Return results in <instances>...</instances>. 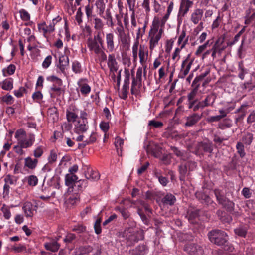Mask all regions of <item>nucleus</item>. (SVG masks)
I'll return each mask as SVG.
<instances>
[{
    "mask_svg": "<svg viewBox=\"0 0 255 255\" xmlns=\"http://www.w3.org/2000/svg\"><path fill=\"white\" fill-rule=\"evenodd\" d=\"M192 86V87H194V89L188 95V98L189 101H192V100H194L195 96L197 94L198 88L199 86V83H197L196 84L193 85V82Z\"/></svg>",
    "mask_w": 255,
    "mask_h": 255,
    "instance_id": "nucleus-32",
    "label": "nucleus"
},
{
    "mask_svg": "<svg viewBox=\"0 0 255 255\" xmlns=\"http://www.w3.org/2000/svg\"><path fill=\"white\" fill-rule=\"evenodd\" d=\"M4 181L5 183L8 185L14 184L16 182V180L10 175H7L5 176Z\"/></svg>",
    "mask_w": 255,
    "mask_h": 255,
    "instance_id": "nucleus-50",
    "label": "nucleus"
},
{
    "mask_svg": "<svg viewBox=\"0 0 255 255\" xmlns=\"http://www.w3.org/2000/svg\"><path fill=\"white\" fill-rule=\"evenodd\" d=\"M79 200V197L77 195H72L67 199V202L71 205H74Z\"/></svg>",
    "mask_w": 255,
    "mask_h": 255,
    "instance_id": "nucleus-49",
    "label": "nucleus"
},
{
    "mask_svg": "<svg viewBox=\"0 0 255 255\" xmlns=\"http://www.w3.org/2000/svg\"><path fill=\"white\" fill-rule=\"evenodd\" d=\"M79 110L75 106H71L66 111V118L69 122H76L78 118Z\"/></svg>",
    "mask_w": 255,
    "mask_h": 255,
    "instance_id": "nucleus-8",
    "label": "nucleus"
},
{
    "mask_svg": "<svg viewBox=\"0 0 255 255\" xmlns=\"http://www.w3.org/2000/svg\"><path fill=\"white\" fill-rule=\"evenodd\" d=\"M85 177L87 179L91 181H97L100 178L99 173L92 170L90 171V173L86 174Z\"/></svg>",
    "mask_w": 255,
    "mask_h": 255,
    "instance_id": "nucleus-35",
    "label": "nucleus"
},
{
    "mask_svg": "<svg viewBox=\"0 0 255 255\" xmlns=\"http://www.w3.org/2000/svg\"><path fill=\"white\" fill-rule=\"evenodd\" d=\"M123 236L132 244L142 239L141 232L138 231L135 228H128L123 233Z\"/></svg>",
    "mask_w": 255,
    "mask_h": 255,
    "instance_id": "nucleus-5",
    "label": "nucleus"
},
{
    "mask_svg": "<svg viewBox=\"0 0 255 255\" xmlns=\"http://www.w3.org/2000/svg\"><path fill=\"white\" fill-rule=\"evenodd\" d=\"M245 27H244L234 37V40L232 42H227V46H231L233 45H234L236 42H237L241 35L243 33V32L245 31Z\"/></svg>",
    "mask_w": 255,
    "mask_h": 255,
    "instance_id": "nucleus-38",
    "label": "nucleus"
},
{
    "mask_svg": "<svg viewBox=\"0 0 255 255\" xmlns=\"http://www.w3.org/2000/svg\"><path fill=\"white\" fill-rule=\"evenodd\" d=\"M148 125L150 126H153L155 128H158L162 127L163 125V124L161 122L156 121L155 120H153L149 121Z\"/></svg>",
    "mask_w": 255,
    "mask_h": 255,
    "instance_id": "nucleus-51",
    "label": "nucleus"
},
{
    "mask_svg": "<svg viewBox=\"0 0 255 255\" xmlns=\"http://www.w3.org/2000/svg\"><path fill=\"white\" fill-rule=\"evenodd\" d=\"M225 38V34L222 35L220 37H219L218 40L216 41V43H215L214 45L212 47V49H214V47H216L217 48H218V47L223 43L224 42Z\"/></svg>",
    "mask_w": 255,
    "mask_h": 255,
    "instance_id": "nucleus-52",
    "label": "nucleus"
},
{
    "mask_svg": "<svg viewBox=\"0 0 255 255\" xmlns=\"http://www.w3.org/2000/svg\"><path fill=\"white\" fill-rule=\"evenodd\" d=\"M10 208V206H7L5 204H3L0 210L3 213L4 219L6 220H9L11 217Z\"/></svg>",
    "mask_w": 255,
    "mask_h": 255,
    "instance_id": "nucleus-26",
    "label": "nucleus"
},
{
    "mask_svg": "<svg viewBox=\"0 0 255 255\" xmlns=\"http://www.w3.org/2000/svg\"><path fill=\"white\" fill-rule=\"evenodd\" d=\"M99 126L101 129L104 132H107L109 129V124L108 122H102Z\"/></svg>",
    "mask_w": 255,
    "mask_h": 255,
    "instance_id": "nucleus-53",
    "label": "nucleus"
},
{
    "mask_svg": "<svg viewBox=\"0 0 255 255\" xmlns=\"http://www.w3.org/2000/svg\"><path fill=\"white\" fill-rule=\"evenodd\" d=\"M193 4V1H188L187 3H184L182 6L181 4L180 5L179 12L177 15L178 21L179 22H180L181 21L180 19V17H184L188 12L189 8L192 7Z\"/></svg>",
    "mask_w": 255,
    "mask_h": 255,
    "instance_id": "nucleus-11",
    "label": "nucleus"
},
{
    "mask_svg": "<svg viewBox=\"0 0 255 255\" xmlns=\"http://www.w3.org/2000/svg\"><path fill=\"white\" fill-rule=\"evenodd\" d=\"M176 201L175 197L171 194H166L162 199V201L164 205H173Z\"/></svg>",
    "mask_w": 255,
    "mask_h": 255,
    "instance_id": "nucleus-22",
    "label": "nucleus"
},
{
    "mask_svg": "<svg viewBox=\"0 0 255 255\" xmlns=\"http://www.w3.org/2000/svg\"><path fill=\"white\" fill-rule=\"evenodd\" d=\"M106 18L110 23L111 26H113L114 25V23L113 22L112 17L109 9H107L106 11Z\"/></svg>",
    "mask_w": 255,
    "mask_h": 255,
    "instance_id": "nucleus-59",
    "label": "nucleus"
},
{
    "mask_svg": "<svg viewBox=\"0 0 255 255\" xmlns=\"http://www.w3.org/2000/svg\"><path fill=\"white\" fill-rule=\"evenodd\" d=\"M78 85L82 94L87 95L91 91V87L88 84V80L86 78L80 79L78 81Z\"/></svg>",
    "mask_w": 255,
    "mask_h": 255,
    "instance_id": "nucleus-10",
    "label": "nucleus"
},
{
    "mask_svg": "<svg viewBox=\"0 0 255 255\" xmlns=\"http://www.w3.org/2000/svg\"><path fill=\"white\" fill-rule=\"evenodd\" d=\"M96 140V134L95 132H92L88 139L83 141V142L80 144V146L83 147L86 146L88 144L94 143Z\"/></svg>",
    "mask_w": 255,
    "mask_h": 255,
    "instance_id": "nucleus-28",
    "label": "nucleus"
},
{
    "mask_svg": "<svg viewBox=\"0 0 255 255\" xmlns=\"http://www.w3.org/2000/svg\"><path fill=\"white\" fill-rule=\"evenodd\" d=\"M15 138L17 140V143L25 148L31 147L35 140V136L33 133L27 134L26 132L22 129H19L16 131Z\"/></svg>",
    "mask_w": 255,
    "mask_h": 255,
    "instance_id": "nucleus-2",
    "label": "nucleus"
},
{
    "mask_svg": "<svg viewBox=\"0 0 255 255\" xmlns=\"http://www.w3.org/2000/svg\"><path fill=\"white\" fill-rule=\"evenodd\" d=\"M20 17L23 21H28L30 18V14L24 9H21L19 11Z\"/></svg>",
    "mask_w": 255,
    "mask_h": 255,
    "instance_id": "nucleus-41",
    "label": "nucleus"
},
{
    "mask_svg": "<svg viewBox=\"0 0 255 255\" xmlns=\"http://www.w3.org/2000/svg\"><path fill=\"white\" fill-rule=\"evenodd\" d=\"M187 167L186 165L182 164L179 167V170L180 174V179L181 180H184V176L187 171Z\"/></svg>",
    "mask_w": 255,
    "mask_h": 255,
    "instance_id": "nucleus-40",
    "label": "nucleus"
},
{
    "mask_svg": "<svg viewBox=\"0 0 255 255\" xmlns=\"http://www.w3.org/2000/svg\"><path fill=\"white\" fill-rule=\"evenodd\" d=\"M139 45V42L137 40L134 44L132 47V53L133 55L134 58H137V51H138V46Z\"/></svg>",
    "mask_w": 255,
    "mask_h": 255,
    "instance_id": "nucleus-60",
    "label": "nucleus"
},
{
    "mask_svg": "<svg viewBox=\"0 0 255 255\" xmlns=\"http://www.w3.org/2000/svg\"><path fill=\"white\" fill-rule=\"evenodd\" d=\"M236 148L240 156L242 157L244 156L245 153L244 151V147L243 143L241 142H238L236 145Z\"/></svg>",
    "mask_w": 255,
    "mask_h": 255,
    "instance_id": "nucleus-42",
    "label": "nucleus"
},
{
    "mask_svg": "<svg viewBox=\"0 0 255 255\" xmlns=\"http://www.w3.org/2000/svg\"><path fill=\"white\" fill-rule=\"evenodd\" d=\"M104 48H102V47H100V50L98 52H96V51H94L95 54H100V62H103L107 59V55L105 53V52L102 50Z\"/></svg>",
    "mask_w": 255,
    "mask_h": 255,
    "instance_id": "nucleus-46",
    "label": "nucleus"
},
{
    "mask_svg": "<svg viewBox=\"0 0 255 255\" xmlns=\"http://www.w3.org/2000/svg\"><path fill=\"white\" fill-rule=\"evenodd\" d=\"M210 241L218 246H223L224 250L230 252L234 249L233 247L228 242V235L224 231L216 229L208 233Z\"/></svg>",
    "mask_w": 255,
    "mask_h": 255,
    "instance_id": "nucleus-1",
    "label": "nucleus"
},
{
    "mask_svg": "<svg viewBox=\"0 0 255 255\" xmlns=\"http://www.w3.org/2000/svg\"><path fill=\"white\" fill-rule=\"evenodd\" d=\"M102 34L104 35L102 30H97L93 38H89L88 39V47L90 51L98 52L100 50V47L104 48V41L102 37Z\"/></svg>",
    "mask_w": 255,
    "mask_h": 255,
    "instance_id": "nucleus-4",
    "label": "nucleus"
},
{
    "mask_svg": "<svg viewBox=\"0 0 255 255\" xmlns=\"http://www.w3.org/2000/svg\"><path fill=\"white\" fill-rule=\"evenodd\" d=\"M201 117L198 114L194 113L186 117V122L185 124L186 127H191L197 123Z\"/></svg>",
    "mask_w": 255,
    "mask_h": 255,
    "instance_id": "nucleus-13",
    "label": "nucleus"
},
{
    "mask_svg": "<svg viewBox=\"0 0 255 255\" xmlns=\"http://www.w3.org/2000/svg\"><path fill=\"white\" fill-rule=\"evenodd\" d=\"M34 100L39 101L43 98V95L40 91H36L32 94V96Z\"/></svg>",
    "mask_w": 255,
    "mask_h": 255,
    "instance_id": "nucleus-54",
    "label": "nucleus"
},
{
    "mask_svg": "<svg viewBox=\"0 0 255 255\" xmlns=\"http://www.w3.org/2000/svg\"><path fill=\"white\" fill-rule=\"evenodd\" d=\"M78 180V177L74 174H67L65 176V184L67 186H71Z\"/></svg>",
    "mask_w": 255,
    "mask_h": 255,
    "instance_id": "nucleus-23",
    "label": "nucleus"
},
{
    "mask_svg": "<svg viewBox=\"0 0 255 255\" xmlns=\"http://www.w3.org/2000/svg\"><path fill=\"white\" fill-rule=\"evenodd\" d=\"M2 101L7 104L10 105L13 103L14 99L11 95L8 94L2 97Z\"/></svg>",
    "mask_w": 255,
    "mask_h": 255,
    "instance_id": "nucleus-44",
    "label": "nucleus"
},
{
    "mask_svg": "<svg viewBox=\"0 0 255 255\" xmlns=\"http://www.w3.org/2000/svg\"><path fill=\"white\" fill-rule=\"evenodd\" d=\"M92 8H93V7L90 6L89 4H88L85 7L86 14L88 18H89L90 17H92Z\"/></svg>",
    "mask_w": 255,
    "mask_h": 255,
    "instance_id": "nucleus-61",
    "label": "nucleus"
},
{
    "mask_svg": "<svg viewBox=\"0 0 255 255\" xmlns=\"http://www.w3.org/2000/svg\"><path fill=\"white\" fill-rule=\"evenodd\" d=\"M75 238V235L72 233L68 234L64 239V241L66 243H70Z\"/></svg>",
    "mask_w": 255,
    "mask_h": 255,
    "instance_id": "nucleus-63",
    "label": "nucleus"
},
{
    "mask_svg": "<svg viewBox=\"0 0 255 255\" xmlns=\"http://www.w3.org/2000/svg\"><path fill=\"white\" fill-rule=\"evenodd\" d=\"M44 147L41 145H37L33 151L34 157L36 159L40 158L44 153Z\"/></svg>",
    "mask_w": 255,
    "mask_h": 255,
    "instance_id": "nucleus-24",
    "label": "nucleus"
},
{
    "mask_svg": "<svg viewBox=\"0 0 255 255\" xmlns=\"http://www.w3.org/2000/svg\"><path fill=\"white\" fill-rule=\"evenodd\" d=\"M149 2L150 0H144L142 4V6L145 9L146 13H148L150 10Z\"/></svg>",
    "mask_w": 255,
    "mask_h": 255,
    "instance_id": "nucleus-64",
    "label": "nucleus"
},
{
    "mask_svg": "<svg viewBox=\"0 0 255 255\" xmlns=\"http://www.w3.org/2000/svg\"><path fill=\"white\" fill-rule=\"evenodd\" d=\"M247 226L241 225L234 229L235 234L239 237H245L247 233Z\"/></svg>",
    "mask_w": 255,
    "mask_h": 255,
    "instance_id": "nucleus-20",
    "label": "nucleus"
},
{
    "mask_svg": "<svg viewBox=\"0 0 255 255\" xmlns=\"http://www.w3.org/2000/svg\"><path fill=\"white\" fill-rule=\"evenodd\" d=\"M144 46L140 45L139 50V56L141 63L145 62L147 58L148 53Z\"/></svg>",
    "mask_w": 255,
    "mask_h": 255,
    "instance_id": "nucleus-25",
    "label": "nucleus"
},
{
    "mask_svg": "<svg viewBox=\"0 0 255 255\" xmlns=\"http://www.w3.org/2000/svg\"><path fill=\"white\" fill-rule=\"evenodd\" d=\"M150 39L149 41L150 43V49L153 50L154 47L158 44V41L161 38L155 35H149Z\"/></svg>",
    "mask_w": 255,
    "mask_h": 255,
    "instance_id": "nucleus-33",
    "label": "nucleus"
},
{
    "mask_svg": "<svg viewBox=\"0 0 255 255\" xmlns=\"http://www.w3.org/2000/svg\"><path fill=\"white\" fill-rule=\"evenodd\" d=\"M114 36L113 33H108L106 34V40L107 43V51L113 52L115 49V45L114 42Z\"/></svg>",
    "mask_w": 255,
    "mask_h": 255,
    "instance_id": "nucleus-15",
    "label": "nucleus"
},
{
    "mask_svg": "<svg viewBox=\"0 0 255 255\" xmlns=\"http://www.w3.org/2000/svg\"><path fill=\"white\" fill-rule=\"evenodd\" d=\"M215 100V97L212 95H208L203 101L198 102L195 109H203L206 107L211 106L213 104Z\"/></svg>",
    "mask_w": 255,
    "mask_h": 255,
    "instance_id": "nucleus-9",
    "label": "nucleus"
},
{
    "mask_svg": "<svg viewBox=\"0 0 255 255\" xmlns=\"http://www.w3.org/2000/svg\"><path fill=\"white\" fill-rule=\"evenodd\" d=\"M46 80L48 81L52 82L54 85H57L58 86L62 85V80L55 76L51 75L48 76L46 78Z\"/></svg>",
    "mask_w": 255,
    "mask_h": 255,
    "instance_id": "nucleus-34",
    "label": "nucleus"
},
{
    "mask_svg": "<svg viewBox=\"0 0 255 255\" xmlns=\"http://www.w3.org/2000/svg\"><path fill=\"white\" fill-rule=\"evenodd\" d=\"M88 114L85 111H81L80 117L75 122L74 131L75 133L81 134L85 132L89 128L87 121Z\"/></svg>",
    "mask_w": 255,
    "mask_h": 255,
    "instance_id": "nucleus-3",
    "label": "nucleus"
},
{
    "mask_svg": "<svg viewBox=\"0 0 255 255\" xmlns=\"http://www.w3.org/2000/svg\"><path fill=\"white\" fill-rule=\"evenodd\" d=\"M97 7L99 9L100 13H103L105 8L104 0H97L96 3Z\"/></svg>",
    "mask_w": 255,
    "mask_h": 255,
    "instance_id": "nucleus-43",
    "label": "nucleus"
},
{
    "mask_svg": "<svg viewBox=\"0 0 255 255\" xmlns=\"http://www.w3.org/2000/svg\"><path fill=\"white\" fill-rule=\"evenodd\" d=\"M203 11L202 9H197L191 14V20L195 24H197L203 16Z\"/></svg>",
    "mask_w": 255,
    "mask_h": 255,
    "instance_id": "nucleus-16",
    "label": "nucleus"
},
{
    "mask_svg": "<svg viewBox=\"0 0 255 255\" xmlns=\"http://www.w3.org/2000/svg\"><path fill=\"white\" fill-rule=\"evenodd\" d=\"M210 72V70L208 68L206 69L205 71L197 76L194 80H193V85L196 84L197 83H199V82L202 80L204 77H205Z\"/></svg>",
    "mask_w": 255,
    "mask_h": 255,
    "instance_id": "nucleus-37",
    "label": "nucleus"
},
{
    "mask_svg": "<svg viewBox=\"0 0 255 255\" xmlns=\"http://www.w3.org/2000/svg\"><path fill=\"white\" fill-rule=\"evenodd\" d=\"M61 86H58L57 85L53 84L51 87L50 90L52 91L56 92L58 94L60 95L61 92Z\"/></svg>",
    "mask_w": 255,
    "mask_h": 255,
    "instance_id": "nucleus-62",
    "label": "nucleus"
},
{
    "mask_svg": "<svg viewBox=\"0 0 255 255\" xmlns=\"http://www.w3.org/2000/svg\"><path fill=\"white\" fill-rule=\"evenodd\" d=\"M160 22L159 19L156 17H155L152 21V27L149 32V35H155V34L158 31L160 26Z\"/></svg>",
    "mask_w": 255,
    "mask_h": 255,
    "instance_id": "nucleus-17",
    "label": "nucleus"
},
{
    "mask_svg": "<svg viewBox=\"0 0 255 255\" xmlns=\"http://www.w3.org/2000/svg\"><path fill=\"white\" fill-rule=\"evenodd\" d=\"M1 87L2 89L7 91L11 90L13 87V80L9 78L3 80L2 82Z\"/></svg>",
    "mask_w": 255,
    "mask_h": 255,
    "instance_id": "nucleus-21",
    "label": "nucleus"
},
{
    "mask_svg": "<svg viewBox=\"0 0 255 255\" xmlns=\"http://www.w3.org/2000/svg\"><path fill=\"white\" fill-rule=\"evenodd\" d=\"M82 15H83V13L81 11V7H80L78 9V11L77 12L76 17H75L76 20L79 24H80L82 22Z\"/></svg>",
    "mask_w": 255,
    "mask_h": 255,
    "instance_id": "nucleus-55",
    "label": "nucleus"
},
{
    "mask_svg": "<svg viewBox=\"0 0 255 255\" xmlns=\"http://www.w3.org/2000/svg\"><path fill=\"white\" fill-rule=\"evenodd\" d=\"M142 68L139 67L136 72V77L132 79L131 92L132 94H137L141 86Z\"/></svg>",
    "mask_w": 255,
    "mask_h": 255,
    "instance_id": "nucleus-6",
    "label": "nucleus"
},
{
    "mask_svg": "<svg viewBox=\"0 0 255 255\" xmlns=\"http://www.w3.org/2000/svg\"><path fill=\"white\" fill-rule=\"evenodd\" d=\"M214 194L218 203L226 207L227 206L232 207L233 203L226 199L225 192L223 190L217 189L214 190Z\"/></svg>",
    "mask_w": 255,
    "mask_h": 255,
    "instance_id": "nucleus-7",
    "label": "nucleus"
},
{
    "mask_svg": "<svg viewBox=\"0 0 255 255\" xmlns=\"http://www.w3.org/2000/svg\"><path fill=\"white\" fill-rule=\"evenodd\" d=\"M25 90H26L24 87H21L19 88V89L14 91V95L17 98H20L23 96V94L25 91Z\"/></svg>",
    "mask_w": 255,
    "mask_h": 255,
    "instance_id": "nucleus-56",
    "label": "nucleus"
},
{
    "mask_svg": "<svg viewBox=\"0 0 255 255\" xmlns=\"http://www.w3.org/2000/svg\"><path fill=\"white\" fill-rule=\"evenodd\" d=\"M135 253L130 252L131 255H144L147 253V248L144 245H139L135 250Z\"/></svg>",
    "mask_w": 255,
    "mask_h": 255,
    "instance_id": "nucleus-27",
    "label": "nucleus"
},
{
    "mask_svg": "<svg viewBox=\"0 0 255 255\" xmlns=\"http://www.w3.org/2000/svg\"><path fill=\"white\" fill-rule=\"evenodd\" d=\"M38 161L37 159L28 156L24 159V166L29 169H34L37 166Z\"/></svg>",
    "mask_w": 255,
    "mask_h": 255,
    "instance_id": "nucleus-14",
    "label": "nucleus"
},
{
    "mask_svg": "<svg viewBox=\"0 0 255 255\" xmlns=\"http://www.w3.org/2000/svg\"><path fill=\"white\" fill-rule=\"evenodd\" d=\"M253 140V135L250 133H248L243 137L242 141L244 143L249 145Z\"/></svg>",
    "mask_w": 255,
    "mask_h": 255,
    "instance_id": "nucleus-45",
    "label": "nucleus"
},
{
    "mask_svg": "<svg viewBox=\"0 0 255 255\" xmlns=\"http://www.w3.org/2000/svg\"><path fill=\"white\" fill-rule=\"evenodd\" d=\"M44 246L47 250L52 252H56L60 248L59 244H58L57 241H55L45 243Z\"/></svg>",
    "mask_w": 255,
    "mask_h": 255,
    "instance_id": "nucleus-19",
    "label": "nucleus"
},
{
    "mask_svg": "<svg viewBox=\"0 0 255 255\" xmlns=\"http://www.w3.org/2000/svg\"><path fill=\"white\" fill-rule=\"evenodd\" d=\"M168 65L162 66L159 70V77L160 79L162 78L168 71Z\"/></svg>",
    "mask_w": 255,
    "mask_h": 255,
    "instance_id": "nucleus-48",
    "label": "nucleus"
},
{
    "mask_svg": "<svg viewBox=\"0 0 255 255\" xmlns=\"http://www.w3.org/2000/svg\"><path fill=\"white\" fill-rule=\"evenodd\" d=\"M124 140L120 138H117L115 139V145L117 148V151L121 149L122 146L123 145Z\"/></svg>",
    "mask_w": 255,
    "mask_h": 255,
    "instance_id": "nucleus-57",
    "label": "nucleus"
},
{
    "mask_svg": "<svg viewBox=\"0 0 255 255\" xmlns=\"http://www.w3.org/2000/svg\"><path fill=\"white\" fill-rule=\"evenodd\" d=\"M28 184L31 186H35L38 183V178L35 175H31L25 178Z\"/></svg>",
    "mask_w": 255,
    "mask_h": 255,
    "instance_id": "nucleus-29",
    "label": "nucleus"
},
{
    "mask_svg": "<svg viewBox=\"0 0 255 255\" xmlns=\"http://www.w3.org/2000/svg\"><path fill=\"white\" fill-rule=\"evenodd\" d=\"M23 148H25L19 144L17 143V145L13 147V151L18 155L22 156L25 154V151L23 149Z\"/></svg>",
    "mask_w": 255,
    "mask_h": 255,
    "instance_id": "nucleus-39",
    "label": "nucleus"
},
{
    "mask_svg": "<svg viewBox=\"0 0 255 255\" xmlns=\"http://www.w3.org/2000/svg\"><path fill=\"white\" fill-rule=\"evenodd\" d=\"M57 159V152L54 150H52L50 152V154L48 157V163L50 164H53L55 162Z\"/></svg>",
    "mask_w": 255,
    "mask_h": 255,
    "instance_id": "nucleus-36",
    "label": "nucleus"
},
{
    "mask_svg": "<svg viewBox=\"0 0 255 255\" xmlns=\"http://www.w3.org/2000/svg\"><path fill=\"white\" fill-rule=\"evenodd\" d=\"M16 68L14 65H9L6 68L2 70L3 75L4 77L12 75L15 71Z\"/></svg>",
    "mask_w": 255,
    "mask_h": 255,
    "instance_id": "nucleus-31",
    "label": "nucleus"
},
{
    "mask_svg": "<svg viewBox=\"0 0 255 255\" xmlns=\"http://www.w3.org/2000/svg\"><path fill=\"white\" fill-rule=\"evenodd\" d=\"M196 198L201 201L202 203L209 205L213 203L212 200L210 197L203 192H197L195 193Z\"/></svg>",
    "mask_w": 255,
    "mask_h": 255,
    "instance_id": "nucleus-12",
    "label": "nucleus"
},
{
    "mask_svg": "<svg viewBox=\"0 0 255 255\" xmlns=\"http://www.w3.org/2000/svg\"><path fill=\"white\" fill-rule=\"evenodd\" d=\"M23 210L27 217H32L33 215V205L29 202H25L23 207Z\"/></svg>",
    "mask_w": 255,
    "mask_h": 255,
    "instance_id": "nucleus-18",
    "label": "nucleus"
},
{
    "mask_svg": "<svg viewBox=\"0 0 255 255\" xmlns=\"http://www.w3.org/2000/svg\"><path fill=\"white\" fill-rule=\"evenodd\" d=\"M108 66L112 73V77L115 78L116 77L115 72H117L118 70L117 65H108Z\"/></svg>",
    "mask_w": 255,
    "mask_h": 255,
    "instance_id": "nucleus-58",
    "label": "nucleus"
},
{
    "mask_svg": "<svg viewBox=\"0 0 255 255\" xmlns=\"http://www.w3.org/2000/svg\"><path fill=\"white\" fill-rule=\"evenodd\" d=\"M191 68V65H181L180 71L179 73V77L184 78L188 73Z\"/></svg>",
    "mask_w": 255,
    "mask_h": 255,
    "instance_id": "nucleus-30",
    "label": "nucleus"
},
{
    "mask_svg": "<svg viewBox=\"0 0 255 255\" xmlns=\"http://www.w3.org/2000/svg\"><path fill=\"white\" fill-rule=\"evenodd\" d=\"M95 21V28L97 30H102V29L103 26V24L102 22L101 19L98 18H95L94 19Z\"/></svg>",
    "mask_w": 255,
    "mask_h": 255,
    "instance_id": "nucleus-47",
    "label": "nucleus"
}]
</instances>
